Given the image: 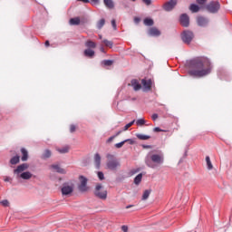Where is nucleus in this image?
I'll list each match as a JSON object with an SVG mask.
<instances>
[{
  "instance_id": "ea45409f",
  "label": "nucleus",
  "mask_w": 232,
  "mask_h": 232,
  "mask_svg": "<svg viewBox=\"0 0 232 232\" xmlns=\"http://www.w3.org/2000/svg\"><path fill=\"white\" fill-rule=\"evenodd\" d=\"M98 178H99L101 180H104V173H102V171H99V172H98Z\"/></svg>"
},
{
  "instance_id": "4d7b16f0",
  "label": "nucleus",
  "mask_w": 232,
  "mask_h": 232,
  "mask_svg": "<svg viewBox=\"0 0 232 232\" xmlns=\"http://www.w3.org/2000/svg\"><path fill=\"white\" fill-rule=\"evenodd\" d=\"M100 51H101L102 53H105L104 47H101V48H100Z\"/></svg>"
},
{
  "instance_id": "4c0bfd02",
  "label": "nucleus",
  "mask_w": 232,
  "mask_h": 232,
  "mask_svg": "<svg viewBox=\"0 0 232 232\" xmlns=\"http://www.w3.org/2000/svg\"><path fill=\"white\" fill-rule=\"evenodd\" d=\"M126 141L127 140H123V141H121L120 143H116L115 148H118V149L122 148V146H124V144H126Z\"/></svg>"
},
{
  "instance_id": "bb28decb",
  "label": "nucleus",
  "mask_w": 232,
  "mask_h": 232,
  "mask_svg": "<svg viewBox=\"0 0 232 232\" xmlns=\"http://www.w3.org/2000/svg\"><path fill=\"white\" fill-rule=\"evenodd\" d=\"M143 23L145 26H153V19L151 18H145Z\"/></svg>"
},
{
  "instance_id": "5fc2aeb1",
  "label": "nucleus",
  "mask_w": 232,
  "mask_h": 232,
  "mask_svg": "<svg viewBox=\"0 0 232 232\" xmlns=\"http://www.w3.org/2000/svg\"><path fill=\"white\" fill-rule=\"evenodd\" d=\"M121 133H122V131H121V130H119V131L114 135V137H119V135H121Z\"/></svg>"
},
{
  "instance_id": "37998d69",
  "label": "nucleus",
  "mask_w": 232,
  "mask_h": 232,
  "mask_svg": "<svg viewBox=\"0 0 232 232\" xmlns=\"http://www.w3.org/2000/svg\"><path fill=\"white\" fill-rule=\"evenodd\" d=\"M198 5H206V0H196Z\"/></svg>"
},
{
  "instance_id": "680f3d73",
  "label": "nucleus",
  "mask_w": 232,
  "mask_h": 232,
  "mask_svg": "<svg viewBox=\"0 0 232 232\" xmlns=\"http://www.w3.org/2000/svg\"><path fill=\"white\" fill-rule=\"evenodd\" d=\"M131 1L135 2V1H137V0H131Z\"/></svg>"
},
{
  "instance_id": "de8ad7c7",
  "label": "nucleus",
  "mask_w": 232,
  "mask_h": 232,
  "mask_svg": "<svg viewBox=\"0 0 232 232\" xmlns=\"http://www.w3.org/2000/svg\"><path fill=\"white\" fill-rule=\"evenodd\" d=\"M127 140L126 142H130V144H135V141L131 139H128V140Z\"/></svg>"
},
{
  "instance_id": "13d9d810",
  "label": "nucleus",
  "mask_w": 232,
  "mask_h": 232,
  "mask_svg": "<svg viewBox=\"0 0 232 232\" xmlns=\"http://www.w3.org/2000/svg\"><path fill=\"white\" fill-rule=\"evenodd\" d=\"M45 46H50V42L49 41L45 42Z\"/></svg>"
},
{
  "instance_id": "9d476101",
  "label": "nucleus",
  "mask_w": 232,
  "mask_h": 232,
  "mask_svg": "<svg viewBox=\"0 0 232 232\" xmlns=\"http://www.w3.org/2000/svg\"><path fill=\"white\" fill-rule=\"evenodd\" d=\"M177 0H170L163 5V9L165 12H171L175 6H177Z\"/></svg>"
},
{
  "instance_id": "20e7f679",
  "label": "nucleus",
  "mask_w": 232,
  "mask_h": 232,
  "mask_svg": "<svg viewBox=\"0 0 232 232\" xmlns=\"http://www.w3.org/2000/svg\"><path fill=\"white\" fill-rule=\"evenodd\" d=\"M107 168L111 171L117 170L118 168H121V162L115 158L113 154H107Z\"/></svg>"
},
{
  "instance_id": "bf43d9fd",
  "label": "nucleus",
  "mask_w": 232,
  "mask_h": 232,
  "mask_svg": "<svg viewBox=\"0 0 232 232\" xmlns=\"http://www.w3.org/2000/svg\"><path fill=\"white\" fill-rule=\"evenodd\" d=\"M130 208H132V206L131 205L127 206L126 209H130Z\"/></svg>"
},
{
  "instance_id": "09e8293b",
  "label": "nucleus",
  "mask_w": 232,
  "mask_h": 232,
  "mask_svg": "<svg viewBox=\"0 0 232 232\" xmlns=\"http://www.w3.org/2000/svg\"><path fill=\"white\" fill-rule=\"evenodd\" d=\"M4 180H5V182H10V180H12V179L10 177H5Z\"/></svg>"
},
{
  "instance_id": "a211bd4d",
  "label": "nucleus",
  "mask_w": 232,
  "mask_h": 232,
  "mask_svg": "<svg viewBox=\"0 0 232 232\" xmlns=\"http://www.w3.org/2000/svg\"><path fill=\"white\" fill-rule=\"evenodd\" d=\"M21 153H22L21 160L23 162H26V160H28V150H26V149H24V148H22Z\"/></svg>"
},
{
  "instance_id": "1a4fd4ad",
  "label": "nucleus",
  "mask_w": 232,
  "mask_h": 232,
  "mask_svg": "<svg viewBox=\"0 0 232 232\" xmlns=\"http://www.w3.org/2000/svg\"><path fill=\"white\" fill-rule=\"evenodd\" d=\"M73 193V184L63 183L62 187V195L68 196Z\"/></svg>"
},
{
  "instance_id": "49530a36",
  "label": "nucleus",
  "mask_w": 232,
  "mask_h": 232,
  "mask_svg": "<svg viewBox=\"0 0 232 232\" xmlns=\"http://www.w3.org/2000/svg\"><path fill=\"white\" fill-rule=\"evenodd\" d=\"M121 230H122L123 232H128V227H127V226H122V227H121Z\"/></svg>"
},
{
  "instance_id": "2eb2a0df",
  "label": "nucleus",
  "mask_w": 232,
  "mask_h": 232,
  "mask_svg": "<svg viewBox=\"0 0 232 232\" xmlns=\"http://www.w3.org/2000/svg\"><path fill=\"white\" fill-rule=\"evenodd\" d=\"M130 85L132 86V88H133V90L135 91V92H139V90H140V88H142V85H140V83H139V81L138 80H131V82H130Z\"/></svg>"
},
{
  "instance_id": "3c124183",
  "label": "nucleus",
  "mask_w": 232,
  "mask_h": 232,
  "mask_svg": "<svg viewBox=\"0 0 232 232\" xmlns=\"http://www.w3.org/2000/svg\"><path fill=\"white\" fill-rule=\"evenodd\" d=\"M154 131L159 132V131H162V130L159 127H156L154 128Z\"/></svg>"
},
{
  "instance_id": "a19ab883",
  "label": "nucleus",
  "mask_w": 232,
  "mask_h": 232,
  "mask_svg": "<svg viewBox=\"0 0 232 232\" xmlns=\"http://www.w3.org/2000/svg\"><path fill=\"white\" fill-rule=\"evenodd\" d=\"M141 1H142V3L147 5V6H150V5H151V0H141Z\"/></svg>"
},
{
  "instance_id": "c03bdc74",
  "label": "nucleus",
  "mask_w": 232,
  "mask_h": 232,
  "mask_svg": "<svg viewBox=\"0 0 232 232\" xmlns=\"http://www.w3.org/2000/svg\"><path fill=\"white\" fill-rule=\"evenodd\" d=\"M70 131L71 133H73V131H75V125H71Z\"/></svg>"
},
{
  "instance_id": "864d4df0",
  "label": "nucleus",
  "mask_w": 232,
  "mask_h": 232,
  "mask_svg": "<svg viewBox=\"0 0 232 232\" xmlns=\"http://www.w3.org/2000/svg\"><path fill=\"white\" fill-rule=\"evenodd\" d=\"M138 171H139V170H137V169H132V170L130 171V173H131V175H135V173H138Z\"/></svg>"
},
{
  "instance_id": "0eeeda50",
  "label": "nucleus",
  "mask_w": 232,
  "mask_h": 232,
  "mask_svg": "<svg viewBox=\"0 0 232 232\" xmlns=\"http://www.w3.org/2000/svg\"><path fill=\"white\" fill-rule=\"evenodd\" d=\"M79 180H80V184L78 186L79 191H81L82 193L88 191V179H86V177L84 176H80Z\"/></svg>"
},
{
  "instance_id": "2f4dec72",
  "label": "nucleus",
  "mask_w": 232,
  "mask_h": 232,
  "mask_svg": "<svg viewBox=\"0 0 232 232\" xmlns=\"http://www.w3.org/2000/svg\"><path fill=\"white\" fill-rule=\"evenodd\" d=\"M105 23H106V20H104V18L101 19V20L98 22V24H97V28H98L99 30H101V28H102V26H104Z\"/></svg>"
},
{
  "instance_id": "7c9ffc66",
  "label": "nucleus",
  "mask_w": 232,
  "mask_h": 232,
  "mask_svg": "<svg viewBox=\"0 0 232 232\" xmlns=\"http://www.w3.org/2000/svg\"><path fill=\"white\" fill-rule=\"evenodd\" d=\"M81 19L79 18H71L70 19V24L75 25V24H80Z\"/></svg>"
},
{
  "instance_id": "b1692460",
  "label": "nucleus",
  "mask_w": 232,
  "mask_h": 232,
  "mask_svg": "<svg viewBox=\"0 0 232 232\" xmlns=\"http://www.w3.org/2000/svg\"><path fill=\"white\" fill-rule=\"evenodd\" d=\"M206 163H207L208 169L209 170L213 169V163H211V159L209 158V156L206 157Z\"/></svg>"
},
{
  "instance_id": "603ef678",
  "label": "nucleus",
  "mask_w": 232,
  "mask_h": 232,
  "mask_svg": "<svg viewBox=\"0 0 232 232\" xmlns=\"http://www.w3.org/2000/svg\"><path fill=\"white\" fill-rule=\"evenodd\" d=\"M77 1H82V3H84L85 5L90 3V0H77Z\"/></svg>"
},
{
  "instance_id": "79ce46f5",
  "label": "nucleus",
  "mask_w": 232,
  "mask_h": 232,
  "mask_svg": "<svg viewBox=\"0 0 232 232\" xmlns=\"http://www.w3.org/2000/svg\"><path fill=\"white\" fill-rule=\"evenodd\" d=\"M151 119H152V121L158 120L159 119V114H157V113L152 114Z\"/></svg>"
},
{
  "instance_id": "a18cd8bd",
  "label": "nucleus",
  "mask_w": 232,
  "mask_h": 232,
  "mask_svg": "<svg viewBox=\"0 0 232 232\" xmlns=\"http://www.w3.org/2000/svg\"><path fill=\"white\" fill-rule=\"evenodd\" d=\"M92 5H99V0H91Z\"/></svg>"
},
{
  "instance_id": "ddd939ff",
  "label": "nucleus",
  "mask_w": 232,
  "mask_h": 232,
  "mask_svg": "<svg viewBox=\"0 0 232 232\" xmlns=\"http://www.w3.org/2000/svg\"><path fill=\"white\" fill-rule=\"evenodd\" d=\"M197 23L198 26L206 27L208 24H209V19L204 17V16H198Z\"/></svg>"
},
{
  "instance_id": "473e14b6",
  "label": "nucleus",
  "mask_w": 232,
  "mask_h": 232,
  "mask_svg": "<svg viewBox=\"0 0 232 232\" xmlns=\"http://www.w3.org/2000/svg\"><path fill=\"white\" fill-rule=\"evenodd\" d=\"M102 43H103V44H105V46H108L109 48H112L113 47V42H111V41L103 40Z\"/></svg>"
},
{
  "instance_id": "c9c22d12",
  "label": "nucleus",
  "mask_w": 232,
  "mask_h": 232,
  "mask_svg": "<svg viewBox=\"0 0 232 232\" xmlns=\"http://www.w3.org/2000/svg\"><path fill=\"white\" fill-rule=\"evenodd\" d=\"M137 126H144L146 124V121L144 119H139L136 121Z\"/></svg>"
},
{
  "instance_id": "f8f14e48",
  "label": "nucleus",
  "mask_w": 232,
  "mask_h": 232,
  "mask_svg": "<svg viewBox=\"0 0 232 232\" xmlns=\"http://www.w3.org/2000/svg\"><path fill=\"white\" fill-rule=\"evenodd\" d=\"M141 84L143 86V92H150V90H151V85L153 84V82H151V79H143L141 80Z\"/></svg>"
},
{
  "instance_id": "4468645a",
  "label": "nucleus",
  "mask_w": 232,
  "mask_h": 232,
  "mask_svg": "<svg viewBox=\"0 0 232 232\" xmlns=\"http://www.w3.org/2000/svg\"><path fill=\"white\" fill-rule=\"evenodd\" d=\"M160 31L157 27H150L148 30V34L151 37H159L160 35Z\"/></svg>"
},
{
  "instance_id": "412c9836",
  "label": "nucleus",
  "mask_w": 232,
  "mask_h": 232,
  "mask_svg": "<svg viewBox=\"0 0 232 232\" xmlns=\"http://www.w3.org/2000/svg\"><path fill=\"white\" fill-rule=\"evenodd\" d=\"M103 4L105 5L106 8H114L115 4H113V0H103Z\"/></svg>"
},
{
  "instance_id": "393cba45",
  "label": "nucleus",
  "mask_w": 232,
  "mask_h": 232,
  "mask_svg": "<svg viewBox=\"0 0 232 232\" xmlns=\"http://www.w3.org/2000/svg\"><path fill=\"white\" fill-rule=\"evenodd\" d=\"M140 182H142V174H139L135 177L134 179V184H136V186H139L140 184Z\"/></svg>"
},
{
  "instance_id": "8fccbe9b",
  "label": "nucleus",
  "mask_w": 232,
  "mask_h": 232,
  "mask_svg": "<svg viewBox=\"0 0 232 232\" xmlns=\"http://www.w3.org/2000/svg\"><path fill=\"white\" fill-rule=\"evenodd\" d=\"M115 139V136H111L108 139L107 142H111Z\"/></svg>"
},
{
  "instance_id": "f3484780",
  "label": "nucleus",
  "mask_w": 232,
  "mask_h": 232,
  "mask_svg": "<svg viewBox=\"0 0 232 232\" xmlns=\"http://www.w3.org/2000/svg\"><path fill=\"white\" fill-rule=\"evenodd\" d=\"M83 55L85 57H89L90 59H92L95 55V51H93L92 49H85L83 52Z\"/></svg>"
},
{
  "instance_id": "6e6552de",
  "label": "nucleus",
  "mask_w": 232,
  "mask_h": 232,
  "mask_svg": "<svg viewBox=\"0 0 232 232\" xmlns=\"http://www.w3.org/2000/svg\"><path fill=\"white\" fill-rule=\"evenodd\" d=\"M193 32L191 31H183V33L181 34V39L186 44H189V43L193 41Z\"/></svg>"
},
{
  "instance_id": "58836bf2",
  "label": "nucleus",
  "mask_w": 232,
  "mask_h": 232,
  "mask_svg": "<svg viewBox=\"0 0 232 232\" xmlns=\"http://www.w3.org/2000/svg\"><path fill=\"white\" fill-rule=\"evenodd\" d=\"M111 25L113 30H117V22L115 21V19L111 20Z\"/></svg>"
},
{
  "instance_id": "c756f323",
  "label": "nucleus",
  "mask_w": 232,
  "mask_h": 232,
  "mask_svg": "<svg viewBox=\"0 0 232 232\" xmlns=\"http://www.w3.org/2000/svg\"><path fill=\"white\" fill-rule=\"evenodd\" d=\"M150 194H151V190H145L142 195V200H148Z\"/></svg>"
},
{
  "instance_id": "c85d7f7f",
  "label": "nucleus",
  "mask_w": 232,
  "mask_h": 232,
  "mask_svg": "<svg viewBox=\"0 0 232 232\" xmlns=\"http://www.w3.org/2000/svg\"><path fill=\"white\" fill-rule=\"evenodd\" d=\"M137 139H140V140H148L150 137L149 135L144 134H136Z\"/></svg>"
},
{
  "instance_id": "052dcab7",
  "label": "nucleus",
  "mask_w": 232,
  "mask_h": 232,
  "mask_svg": "<svg viewBox=\"0 0 232 232\" xmlns=\"http://www.w3.org/2000/svg\"><path fill=\"white\" fill-rule=\"evenodd\" d=\"M100 39H102V35H100Z\"/></svg>"
},
{
  "instance_id": "6ab92c4d",
  "label": "nucleus",
  "mask_w": 232,
  "mask_h": 232,
  "mask_svg": "<svg viewBox=\"0 0 232 232\" xmlns=\"http://www.w3.org/2000/svg\"><path fill=\"white\" fill-rule=\"evenodd\" d=\"M94 164H95L97 169H99V168H101V155L99 153H96L94 155Z\"/></svg>"
},
{
  "instance_id": "4be33fe9",
  "label": "nucleus",
  "mask_w": 232,
  "mask_h": 232,
  "mask_svg": "<svg viewBox=\"0 0 232 232\" xmlns=\"http://www.w3.org/2000/svg\"><path fill=\"white\" fill-rule=\"evenodd\" d=\"M85 46L90 49V48H97V44H95L93 41L92 40H88L86 43H85Z\"/></svg>"
},
{
  "instance_id": "a878e982",
  "label": "nucleus",
  "mask_w": 232,
  "mask_h": 232,
  "mask_svg": "<svg viewBox=\"0 0 232 232\" xmlns=\"http://www.w3.org/2000/svg\"><path fill=\"white\" fill-rule=\"evenodd\" d=\"M52 157V151L45 150L42 155V159H50Z\"/></svg>"
},
{
  "instance_id": "f704fd0d",
  "label": "nucleus",
  "mask_w": 232,
  "mask_h": 232,
  "mask_svg": "<svg viewBox=\"0 0 232 232\" xmlns=\"http://www.w3.org/2000/svg\"><path fill=\"white\" fill-rule=\"evenodd\" d=\"M102 64H103V66H111V64H113V61L111 60H104Z\"/></svg>"
},
{
  "instance_id": "dca6fc26",
  "label": "nucleus",
  "mask_w": 232,
  "mask_h": 232,
  "mask_svg": "<svg viewBox=\"0 0 232 232\" xmlns=\"http://www.w3.org/2000/svg\"><path fill=\"white\" fill-rule=\"evenodd\" d=\"M53 169H54L57 173H61L62 175L66 174V170L61 168L58 164H53L51 166Z\"/></svg>"
},
{
  "instance_id": "7ed1b4c3",
  "label": "nucleus",
  "mask_w": 232,
  "mask_h": 232,
  "mask_svg": "<svg viewBox=\"0 0 232 232\" xmlns=\"http://www.w3.org/2000/svg\"><path fill=\"white\" fill-rule=\"evenodd\" d=\"M29 168L27 163H23L15 169H14V174L16 175V179H22L23 180H30L32 179V174L30 171H26V169Z\"/></svg>"
},
{
  "instance_id": "39448f33",
  "label": "nucleus",
  "mask_w": 232,
  "mask_h": 232,
  "mask_svg": "<svg viewBox=\"0 0 232 232\" xmlns=\"http://www.w3.org/2000/svg\"><path fill=\"white\" fill-rule=\"evenodd\" d=\"M94 195L95 197H98V198H101L102 200H106V198H108V191L104 189V188L101 184L96 185Z\"/></svg>"
},
{
  "instance_id": "5701e85b",
  "label": "nucleus",
  "mask_w": 232,
  "mask_h": 232,
  "mask_svg": "<svg viewBox=\"0 0 232 232\" xmlns=\"http://www.w3.org/2000/svg\"><path fill=\"white\" fill-rule=\"evenodd\" d=\"M19 161H20L19 156H14V157L10 160V164H12L13 166H15V164H19Z\"/></svg>"
},
{
  "instance_id": "6e6d98bb",
  "label": "nucleus",
  "mask_w": 232,
  "mask_h": 232,
  "mask_svg": "<svg viewBox=\"0 0 232 232\" xmlns=\"http://www.w3.org/2000/svg\"><path fill=\"white\" fill-rule=\"evenodd\" d=\"M134 22H135V23H140V18H137V17L134 18Z\"/></svg>"
},
{
  "instance_id": "423d86ee",
  "label": "nucleus",
  "mask_w": 232,
  "mask_h": 232,
  "mask_svg": "<svg viewBox=\"0 0 232 232\" xmlns=\"http://www.w3.org/2000/svg\"><path fill=\"white\" fill-rule=\"evenodd\" d=\"M206 9L210 14H217L218 10H220V3L212 1L208 5H206Z\"/></svg>"
},
{
  "instance_id": "aec40b11",
  "label": "nucleus",
  "mask_w": 232,
  "mask_h": 232,
  "mask_svg": "<svg viewBox=\"0 0 232 232\" xmlns=\"http://www.w3.org/2000/svg\"><path fill=\"white\" fill-rule=\"evenodd\" d=\"M189 10L192 12V14H197V12H200V6H198L197 4H191Z\"/></svg>"
},
{
  "instance_id": "cd10ccee",
  "label": "nucleus",
  "mask_w": 232,
  "mask_h": 232,
  "mask_svg": "<svg viewBox=\"0 0 232 232\" xmlns=\"http://www.w3.org/2000/svg\"><path fill=\"white\" fill-rule=\"evenodd\" d=\"M57 151L62 154L68 153L70 151V147L65 146L63 147L62 149H57Z\"/></svg>"
},
{
  "instance_id": "e433bc0d",
  "label": "nucleus",
  "mask_w": 232,
  "mask_h": 232,
  "mask_svg": "<svg viewBox=\"0 0 232 232\" xmlns=\"http://www.w3.org/2000/svg\"><path fill=\"white\" fill-rule=\"evenodd\" d=\"M1 206H4V208H8V206H10V202H8L7 199H4L2 201H0Z\"/></svg>"
},
{
  "instance_id": "72a5a7b5",
  "label": "nucleus",
  "mask_w": 232,
  "mask_h": 232,
  "mask_svg": "<svg viewBox=\"0 0 232 232\" xmlns=\"http://www.w3.org/2000/svg\"><path fill=\"white\" fill-rule=\"evenodd\" d=\"M134 124H135V120H133L132 121H130V122H129L128 124H126V125L124 126L123 131H127V130H128L129 128H131V126L134 125Z\"/></svg>"
},
{
  "instance_id": "f03ea898",
  "label": "nucleus",
  "mask_w": 232,
  "mask_h": 232,
  "mask_svg": "<svg viewBox=\"0 0 232 232\" xmlns=\"http://www.w3.org/2000/svg\"><path fill=\"white\" fill-rule=\"evenodd\" d=\"M145 164L148 168L155 169L158 166L164 164V155L150 152L145 158Z\"/></svg>"
},
{
  "instance_id": "9b49d317",
  "label": "nucleus",
  "mask_w": 232,
  "mask_h": 232,
  "mask_svg": "<svg viewBox=\"0 0 232 232\" xmlns=\"http://www.w3.org/2000/svg\"><path fill=\"white\" fill-rule=\"evenodd\" d=\"M181 26L188 28L189 26V16L187 14H182L179 17Z\"/></svg>"
},
{
  "instance_id": "f257e3e1",
  "label": "nucleus",
  "mask_w": 232,
  "mask_h": 232,
  "mask_svg": "<svg viewBox=\"0 0 232 232\" xmlns=\"http://www.w3.org/2000/svg\"><path fill=\"white\" fill-rule=\"evenodd\" d=\"M190 71H188L191 77H206L211 73V62L208 58L198 57L189 61Z\"/></svg>"
}]
</instances>
